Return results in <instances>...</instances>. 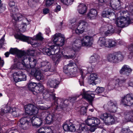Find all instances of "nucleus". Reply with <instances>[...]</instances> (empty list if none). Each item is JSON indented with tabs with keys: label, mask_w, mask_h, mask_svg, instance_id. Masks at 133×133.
Listing matches in <instances>:
<instances>
[{
	"label": "nucleus",
	"mask_w": 133,
	"mask_h": 133,
	"mask_svg": "<svg viewBox=\"0 0 133 133\" xmlns=\"http://www.w3.org/2000/svg\"><path fill=\"white\" fill-rule=\"evenodd\" d=\"M53 39L54 42L58 46L53 45L49 48L43 49V50L44 54L45 52L49 56L55 55L54 57L56 63H58L62 56L66 59H73L75 58V53L71 55H63L62 51L60 50V48L58 46H62L64 43L65 38L63 35L60 33L56 34L54 36Z\"/></svg>",
	"instance_id": "nucleus-1"
},
{
	"label": "nucleus",
	"mask_w": 133,
	"mask_h": 133,
	"mask_svg": "<svg viewBox=\"0 0 133 133\" xmlns=\"http://www.w3.org/2000/svg\"><path fill=\"white\" fill-rule=\"evenodd\" d=\"M72 26L73 28H74L77 26V29L75 30L76 32L78 34L83 33L85 30H87L88 26V24L86 22L83 20H80L78 23V24L77 26L74 24L73 22H71Z\"/></svg>",
	"instance_id": "nucleus-2"
},
{
	"label": "nucleus",
	"mask_w": 133,
	"mask_h": 133,
	"mask_svg": "<svg viewBox=\"0 0 133 133\" xmlns=\"http://www.w3.org/2000/svg\"><path fill=\"white\" fill-rule=\"evenodd\" d=\"M123 58V57L121 53L116 52L109 54L107 56L108 61L113 62L116 63L121 61Z\"/></svg>",
	"instance_id": "nucleus-3"
},
{
	"label": "nucleus",
	"mask_w": 133,
	"mask_h": 133,
	"mask_svg": "<svg viewBox=\"0 0 133 133\" xmlns=\"http://www.w3.org/2000/svg\"><path fill=\"white\" fill-rule=\"evenodd\" d=\"M103 107L110 112H115L117 108V103L115 101L110 100L106 103L104 105Z\"/></svg>",
	"instance_id": "nucleus-4"
},
{
	"label": "nucleus",
	"mask_w": 133,
	"mask_h": 133,
	"mask_svg": "<svg viewBox=\"0 0 133 133\" xmlns=\"http://www.w3.org/2000/svg\"><path fill=\"white\" fill-rule=\"evenodd\" d=\"M130 21V19L128 17L122 16L117 18L115 23L118 27L123 28L128 26L129 24Z\"/></svg>",
	"instance_id": "nucleus-5"
},
{
	"label": "nucleus",
	"mask_w": 133,
	"mask_h": 133,
	"mask_svg": "<svg viewBox=\"0 0 133 133\" xmlns=\"http://www.w3.org/2000/svg\"><path fill=\"white\" fill-rule=\"evenodd\" d=\"M39 65L40 67L37 68L43 71L52 72L55 70V69L53 67H51V65L48 62L43 61L40 63Z\"/></svg>",
	"instance_id": "nucleus-6"
},
{
	"label": "nucleus",
	"mask_w": 133,
	"mask_h": 133,
	"mask_svg": "<svg viewBox=\"0 0 133 133\" xmlns=\"http://www.w3.org/2000/svg\"><path fill=\"white\" fill-rule=\"evenodd\" d=\"M31 118L28 116L21 118L20 121V127L24 130L28 129L30 125Z\"/></svg>",
	"instance_id": "nucleus-7"
},
{
	"label": "nucleus",
	"mask_w": 133,
	"mask_h": 133,
	"mask_svg": "<svg viewBox=\"0 0 133 133\" xmlns=\"http://www.w3.org/2000/svg\"><path fill=\"white\" fill-rule=\"evenodd\" d=\"M25 112L29 115H35L38 113V109L34 105L29 104L25 106Z\"/></svg>",
	"instance_id": "nucleus-8"
},
{
	"label": "nucleus",
	"mask_w": 133,
	"mask_h": 133,
	"mask_svg": "<svg viewBox=\"0 0 133 133\" xmlns=\"http://www.w3.org/2000/svg\"><path fill=\"white\" fill-rule=\"evenodd\" d=\"M121 102L125 105L130 106L133 105V95L128 94L122 97Z\"/></svg>",
	"instance_id": "nucleus-9"
},
{
	"label": "nucleus",
	"mask_w": 133,
	"mask_h": 133,
	"mask_svg": "<svg viewBox=\"0 0 133 133\" xmlns=\"http://www.w3.org/2000/svg\"><path fill=\"white\" fill-rule=\"evenodd\" d=\"M99 2L105 3L107 4V3L110 2L109 5L113 9H116L121 5L120 0H98Z\"/></svg>",
	"instance_id": "nucleus-10"
},
{
	"label": "nucleus",
	"mask_w": 133,
	"mask_h": 133,
	"mask_svg": "<svg viewBox=\"0 0 133 133\" xmlns=\"http://www.w3.org/2000/svg\"><path fill=\"white\" fill-rule=\"evenodd\" d=\"M18 58L20 62L17 63L15 65L16 67L19 69H22L24 67H27L26 64L28 59L26 56L23 55L21 58Z\"/></svg>",
	"instance_id": "nucleus-11"
},
{
	"label": "nucleus",
	"mask_w": 133,
	"mask_h": 133,
	"mask_svg": "<svg viewBox=\"0 0 133 133\" xmlns=\"http://www.w3.org/2000/svg\"><path fill=\"white\" fill-rule=\"evenodd\" d=\"M41 70L37 68H32L31 69V74L34 75L36 79L38 81L43 80L44 77L40 71Z\"/></svg>",
	"instance_id": "nucleus-12"
},
{
	"label": "nucleus",
	"mask_w": 133,
	"mask_h": 133,
	"mask_svg": "<svg viewBox=\"0 0 133 133\" xmlns=\"http://www.w3.org/2000/svg\"><path fill=\"white\" fill-rule=\"evenodd\" d=\"M81 41L82 45L86 46H91L93 42L92 38L88 36L83 37Z\"/></svg>",
	"instance_id": "nucleus-13"
},
{
	"label": "nucleus",
	"mask_w": 133,
	"mask_h": 133,
	"mask_svg": "<svg viewBox=\"0 0 133 133\" xmlns=\"http://www.w3.org/2000/svg\"><path fill=\"white\" fill-rule=\"evenodd\" d=\"M14 75L18 76V77L14 78V81L16 82L24 81L26 80V75L24 74H23L21 71H19L14 73Z\"/></svg>",
	"instance_id": "nucleus-14"
},
{
	"label": "nucleus",
	"mask_w": 133,
	"mask_h": 133,
	"mask_svg": "<svg viewBox=\"0 0 133 133\" xmlns=\"http://www.w3.org/2000/svg\"><path fill=\"white\" fill-rule=\"evenodd\" d=\"M59 84L60 82L59 81L53 78L49 79L46 83L48 86L55 89L58 87Z\"/></svg>",
	"instance_id": "nucleus-15"
},
{
	"label": "nucleus",
	"mask_w": 133,
	"mask_h": 133,
	"mask_svg": "<svg viewBox=\"0 0 133 133\" xmlns=\"http://www.w3.org/2000/svg\"><path fill=\"white\" fill-rule=\"evenodd\" d=\"M31 117V122L33 126L36 127H39L42 124V120L40 118L35 117V116Z\"/></svg>",
	"instance_id": "nucleus-16"
},
{
	"label": "nucleus",
	"mask_w": 133,
	"mask_h": 133,
	"mask_svg": "<svg viewBox=\"0 0 133 133\" xmlns=\"http://www.w3.org/2000/svg\"><path fill=\"white\" fill-rule=\"evenodd\" d=\"M81 45H82L81 38V39H76L73 43L71 50H74L75 52L78 51L79 50Z\"/></svg>",
	"instance_id": "nucleus-17"
},
{
	"label": "nucleus",
	"mask_w": 133,
	"mask_h": 133,
	"mask_svg": "<svg viewBox=\"0 0 133 133\" xmlns=\"http://www.w3.org/2000/svg\"><path fill=\"white\" fill-rule=\"evenodd\" d=\"M100 57L97 54H95L91 56L90 58L89 62L92 66H96L99 61Z\"/></svg>",
	"instance_id": "nucleus-18"
},
{
	"label": "nucleus",
	"mask_w": 133,
	"mask_h": 133,
	"mask_svg": "<svg viewBox=\"0 0 133 133\" xmlns=\"http://www.w3.org/2000/svg\"><path fill=\"white\" fill-rule=\"evenodd\" d=\"M82 95L84 98L90 102H91L94 99V97L91 95H94L90 91H85L84 89L83 90Z\"/></svg>",
	"instance_id": "nucleus-19"
},
{
	"label": "nucleus",
	"mask_w": 133,
	"mask_h": 133,
	"mask_svg": "<svg viewBox=\"0 0 133 133\" xmlns=\"http://www.w3.org/2000/svg\"><path fill=\"white\" fill-rule=\"evenodd\" d=\"M10 52L12 54H16L18 58H21L23 55H24L25 54L24 51H20L16 48H11L10 50Z\"/></svg>",
	"instance_id": "nucleus-20"
},
{
	"label": "nucleus",
	"mask_w": 133,
	"mask_h": 133,
	"mask_svg": "<svg viewBox=\"0 0 133 133\" xmlns=\"http://www.w3.org/2000/svg\"><path fill=\"white\" fill-rule=\"evenodd\" d=\"M114 11L113 9L110 8L106 9L103 12L102 16L103 17L107 18H109L111 15L115 16V15Z\"/></svg>",
	"instance_id": "nucleus-21"
},
{
	"label": "nucleus",
	"mask_w": 133,
	"mask_h": 133,
	"mask_svg": "<svg viewBox=\"0 0 133 133\" xmlns=\"http://www.w3.org/2000/svg\"><path fill=\"white\" fill-rule=\"evenodd\" d=\"M126 79L124 78H120L116 80V83L115 84V88L116 89L123 86V84L125 83Z\"/></svg>",
	"instance_id": "nucleus-22"
},
{
	"label": "nucleus",
	"mask_w": 133,
	"mask_h": 133,
	"mask_svg": "<svg viewBox=\"0 0 133 133\" xmlns=\"http://www.w3.org/2000/svg\"><path fill=\"white\" fill-rule=\"evenodd\" d=\"M43 98L45 99H48L49 98L52 97L53 99L55 100L56 97L55 96V94L51 92H49L47 90L44 92L43 94Z\"/></svg>",
	"instance_id": "nucleus-23"
},
{
	"label": "nucleus",
	"mask_w": 133,
	"mask_h": 133,
	"mask_svg": "<svg viewBox=\"0 0 133 133\" xmlns=\"http://www.w3.org/2000/svg\"><path fill=\"white\" fill-rule=\"evenodd\" d=\"M125 119L128 121L133 120V111H127L124 113Z\"/></svg>",
	"instance_id": "nucleus-24"
},
{
	"label": "nucleus",
	"mask_w": 133,
	"mask_h": 133,
	"mask_svg": "<svg viewBox=\"0 0 133 133\" xmlns=\"http://www.w3.org/2000/svg\"><path fill=\"white\" fill-rule=\"evenodd\" d=\"M98 44L101 47H107V39L103 37H101L99 38L97 42Z\"/></svg>",
	"instance_id": "nucleus-25"
},
{
	"label": "nucleus",
	"mask_w": 133,
	"mask_h": 133,
	"mask_svg": "<svg viewBox=\"0 0 133 133\" xmlns=\"http://www.w3.org/2000/svg\"><path fill=\"white\" fill-rule=\"evenodd\" d=\"M97 14V11L95 9H91L89 12L87 14V16L88 18L90 19H94Z\"/></svg>",
	"instance_id": "nucleus-26"
},
{
	"label": "nucleus",
	"mask_w": 133,
	"mask_h": 133,
	"mask_svg": "<svg viewBox=\"0 0 133 133\" xmlns=\"http://www.w3.org/2000/svg\"><path fill=\"white\" fill-rule=\"evenodd\" d=\"M55 116L54 114H49L46 116L45 121L47 124H50L52 123L54 120Z\"/></svg>",
	"instance_id": "nucleus-27"
},
{
	"label": "nucleus",
	"mask_w": 133,
	"mask_h": 133,
	"mask_svg": "<svg viewBox=\"0 0 133 133\" xmlns=\"http://www.w3.org/2000/svg\"><path fill=\"white\" fill-rule=\"evenodd\" d=\"M87 7L83 4H80L78 6V11L81 14H83L86 13L87 11Z\"/></svg>",
	"instance_id": "nucleus-28"
},
{
	"label": "nucleus",
	"mask_w": 133,
	"mask_h": 133,
	"mask_svg": "<svg viewBox=\"0 0 133 133\" xmlns=\"http://www.w3.org/2000/svg\"><path fill=\"white\" fill-rule=\"evenodd\" d=\"M28 61H29L30 67L33 68L35 66L36 64V60L33 57H27Z\"/></svg>",
	"instance_id": "nucleus-29"
},
{
	"label": "nucleus",
	"mask_w": 133,
	"mask_h": 133,
	"mask_svg": "<svg viewBox=\"0 0 133 133\" xmlns=\"http://www.w3.org/2000/svg\"><path fill=\"white\" fill-rule=\"evenodd\" d=\"M107 47L110 48L116 45L117 43L116 41L112 39H107Z\"/></svg>",
	"instance_id": "nucleus-30"
},
{
	"label": "nucleus",
	"mask_w": 133,
	"mask_h": 133,
	"mask_svg": "<svg viewBox=\"0 0 133 133\" xmlns=\"http://www.w3.org/2000/svg\"><path fill=\"white\" fill-rule=\"evenodd\" d=\"M74 64H75L72 61H70L69 63L64 67L63 68L64 72L65 73H68L67 72L69 71V70L71 69L70 68L73 67Z\"/></svg>",
	"instance_id": "nucleus-31"
},
{
	"label": "nucleus",
	"mask_w": 133,
	"mask_h": 133,
	"mask_svg": "<svg viewBox=\"0 0 133 133\" xmlns=\"http://www.w3.org/2000/svg\"><path fill=\"white\" fill-rule=\"evenodd\" d=\"M87 130V127L84 125H80L77 129V131L79 133H88Z\"/></svg>",
	"instance_id": "nucleus-32"
},
{
	"label": "nucleus",
	"mask_w": 133,
	"mask_h": 133,
	"mask_svg": "<svg viewBox=\"0 0 133 133\" xmlns=\"http://www.w3.org/2000/svg\"><path fill=\"white\" fill-rule=\"evenodd\" d=\"M104 123L108 125H110L114 123L115 120L113 117L110 114L109 115Z\"/></svg>",
	"instance_id": "nucleus-33"
},
{
	"label": "nucleus",
	"mask_w": 133,
	"mask_h": 133,
	"mask_svg": "<svg viewBox=\"0 0 133 133\" xmlns=\"http://www.w3.org/2000/svg\"><path fill=\"white\" fill-rule=\"evenodd\" d=\"M11 16L12 20L16 22L21 20V19L23 17L22 15L19 13L13 14L11 15Z\"/></svg>",
	"instance_id": "nucleus-34"
},
{
	"label": "nucleus",
	"mask_w": 133,
	"mask_h": 133,
	"mask_svg": "<svg viewBox=\"0 0 133 133\" xmlns=\"http://www.w3.org/2000/svg\"><path fill=\"white\" fill-rule=\"evenodd\" d=\"M11 110H12V109L9 106L6 105L4 108H2L1 110V115H2L5 113L10 112Z\"/></svg>",
	"instance_id": "nucleus-35"
},
{
	"label": "nucleus",
	"mask_w": 133,
	"mask_h": 133,
	"mask_svg": "<svg viewBox=\"0 0 133 133\" xmlns=\"http://www.w3.org/2000/svg\"><path fill=\"white\" fill-rule=\"evenodd\" d=\"M36 85V84L35 83L31 82L28 84V88L30 91L34 92L35 91V88Z\"/></svg>",
	"instance_id": "nucleus-36"
},
{
	"label": "nucleus",
	"mask_w": 133,
	"mask_h": 133,
	"mask_svg": "<svg viewBox=\"0 0 133 133\" xmlns=\"http://www.w3.org/2000/svg\"><path fill=\"white\" fill-rule=\"evenodd\" d=\"M99 123L100 121L99 119L96 118L92 117V122L91 126H96Z\"/></svg>",
	"instance_id": "nucleus-37"
},
{
	"label": "nucleus",
	"mask_w": 133,
	"mask_h": 133,
	"mask_svg": "<svg viewBox=\"0 0 133 133\" xmlns=\"http://www.w3.org/2000/svg\"><path fill=\"white\" fill-rule=\"evenodd\" d=\"M85 70H82V69L80 70V71L81 73V79H79V82L81 86L83 85V81L84 77L83 76V75L84 74H85V73L87 74V72H85Z\"/></svg>",
	"instance_id": "nucleus-38"
},
{
	"label": "nucleus",
	"mask_w": 133,
	"mask_h": 133,
	"mask_svg": "<svg viewBox=\"0 0 133 133\" xmlns=\"http://www.w3.org/2000/svg\"><path fill=\"white\" fill-rule=\"evenodd\" d=\"M110 114L107 113H105L102 114L100 116V117L104 121V122L109 117L108 116H109Z\"/></svg>",
	"instance_id": "nucleus-39"
},
{
	"label": "nucleus",
	"mask_w": 133,
	"mask_h": 133,
	"mask_svg": "<svg viewBox=\"0 0 133 133\" xmlns=\"http://www.w3.org/2000/svg\"><path fill=\"white\" fill-rule=\"evenodd\" d=\"M35 52V51L34 50H27L26 53L24 52L25 53L24 55H26L27 57H29V56L27 55H28L29 56H33Z\"/></svg>",
	"instance_id": "nucleus-40"
},
{
	"label": "nucleus",
	"mask_w": 133,
	"mask_h": 133,
	"mask_svg": "<svg viewBox=\"0 0 133 133\" xmlns=\"http://www.w3.org/2000/svg\"><path fill=\"white\" fill-rule=\"evenodd\" d=\"M44 88L43 86H41L39 87V86H36L35 88V91L34 92H35V93L34 92V94H35L36 92L39 93L40 92H42Z\"/></svg>",
	"instance_id": "nucleus-41"
},
{
	"label": "nucleus",
	"mask_w": 133,
	"mask_h": 133,
	"mask_svg": "<svg viewBox=\"0 0 133 133\" xmlns=\"http://www.w3.org/2000/svg\"><path fill=\"white\" fill-rule=\"evenodd\" d=\"M104 90V88L100 87H98L95 90V91L96 93L98 94L101 93L103 92Z\"/></svg>",
	"instance_id": "nucleus-42"
},
{
	"label": "nucleus",
	"mask_w": 133,
	"mask_h": 133,
	"mask_svg": "<svg viewBox=\"0 0 133 133\" xmlns=\"http://www.w3.org/2000/svg\"><path fill=\"white\" fill-rule=\"evenodd\" d=\"M61 1L63 3L68 5L71 4L74 0H61Z\"/></svg>",
	"instance_id": "nucleus-43"
},
{
	"label": "nucleus",
	"mask_w": 133,
	"mask_h": 133,
	"mask_svg": "<svg viewBox=\"0 0 133 133\" xmlns=\"http://www.w3.org/2000/svg\"><path fill=\"white\" fill-rule=\"evenodd\" d=\"M68 131L74 132L76 130V128L74 124L71 123H69V126Z\"/></svg>",
	"instance_id": "nucleus-44"
},
{
	"label": "nucleus",
	"mask_w": 133,
	"mask_h": 133,
	"mask_svg": "<svg viewBox=\"0 0 133 133\" xmlns=\"http://www.w3.org/2000/svg\"><path fill=\"white\" fill-rule=\"evenodd\" d=\"M92 117H88L85 121L86 123L88 125L91 126L92 122Z\"/></svg>",
	"instance_id": "nucleus-45"
},
{
	"label": "nucleus",
	"mask_w": 133,
	"mask_h": 133,
	"mask_svg": "<svg viewBox=\"0 0 133 133\" xmlns=\"http://www.w3.org/2000/svg\"><path fill=\"white\" fill-rule=\"evenodd\" d=\"M30 21V20H28L26 18L24 17L23 19L22 24L23 25H27L29 24V22Z\"/></svg>",
	"instance_id": "nucleus-46"
},
{
	"label": "nucleus",
	"mask_w": 133,
	"mask_h": 133,
	"mask_svg": "<svg viewBox=\"0 0 133 133\" xmlns=\"http://www.w3.org/2000/svg\"><path fill=\"white\" fill-rule=\"evenodd\" d=\"M87 111V108L86 107H83L81 108L80 110V114L82 115H84L86 114Z\"/></svg>",
	"instance_id": "nucleus-47"
},
{
	"label": "nucleus",
	"mask_w": 133,
	"mask_h": 133,
	"mask_svg": "<svg viewBox=\"0 0 133 133\" xmlns=\"http://www.w3.org/2000/svg\"><path fill=\"white\" fill-rule=\"evenodd\" d=\"M69 123L67 124L65 123L63 126V129L65 131H67L69 130Z\"/></svg>",
	"instance_id": "nucleus-48"
},
{
	"label": "nucleus",
	"mask_w": 133,
	"mask_h": 133,
	"mask_svg": "<svg viewBox=\"0 0 133 133\" xmlns=\"http://www.w3.org/2000/svg\"><path fill=\"white\" fill-rule=\"evenodd\" d=\"M54 0H46V5L47 7L51 5L54 2Z\"/></svg>",
	"instance_id": "nucleus-49"
},
{
	"label": "nucleus",
	"mask_w": 133,
	"mask_h": 133,
	"mask_svg": "<svg viewBox=\"0 0 133 133\" xmlns=\"http://www.w3.org/2000/svg\"><path fill=\"white\" fill-rule=\"evenodd\" d=\"M21 40L23 41L26 42L28 43H29V39L28 37L25 36L21 35Z\"/></svg>",
	"instance_id": "nucleus-50"
},
{
	"label": "nucleus",
	"mask_w": 133,
	"mask_h": 133,
	"mask_svg": "<svg viewBox=\"0 0 133 133\" xmlns=\"http://www.w3.org/2000/svg\"><path fill=\"white\" fill-rule=\"evenodd\" d=\"M27 25H23L22 28H20L19 26H18V28L19 31L22 32H25L26 30Z\"/></svg>",
	"instance_id": "nucleus-51"
},
{
	"label": "nucleus",
	"mask_w": 133,
	"mask_h": 133,
	"mask_svg": "<svg viewBox=\"0 0 133 133\" xmlns=\"http://www.w3.org/2000/svg\"><path fill=\"white\" fill-rule=\"evenodd\" d=\"M43 38L42 36L41 33L39 32L37 35L36 37V39L37 40H42Z\"/></svg>",
	"instance_id": "nucleus-52"
},
{
	"label": "nucleus",
	"mask_w": 133,
	"mask_h": 133,
	"mask_svg": "<svg viewBox=\"0 0 133 133\" xmlns=\"http://www.w3.org/2000/svg\"><path fill=\"white\" fill-rule=\"evenodd\" d=\"M127 68V65H124L122 68L121 70L120 71V73L122 74H124L125 71V70Z\"/></svg>",
	"instance_id": "nucleus-53"
},
{
	"label": "nucleus",
	"mask_w": 133,
	"mask_h": 133,
	"mask_svg": "<svg viewBox=\"0 0 133 133\" xmlns=\"http://www.w3.org/2000/svg\"><path fill=\"white\" fill-rule=\"evenodd\" d=\"M102 35L104 36H108L110 34H111L112 33L110 31H108V30L107 31H103L102 32Z\"/></svg>",
	"instance_id": "nucleus-54"
},
{
	"label": "nucleus",
	"mask_w": 133,
	"mask_h": 133,
	"mask_svg": "<svg viewBox=\"0 0 133 133\" xmlns=\"http://www.w3.org/2000/svg\"><path fill=\"white\" fill-rule=\"evenodd\" d=\"M10 11L12 12H15L18 11V9L16 5L13 7L9 8Z\"/></svg>",
	"instance_id": "nucleus-55"
},
{
	"label": "nucleus",
	"mask_w": 133,
	"mask_h": 133,
	"mask_svg": "<svg viewBox=\"0 0 133 133\" xmlns=\"http://www.w3.org/2000/svg\"><path fill=\"white\" fill-rule=\"evenodd\" d=\"M121 131L123 133H129L131 132L129 129L127 128H122Z\"/></svg>",
	"instance_id": "nucleus-56"
},
{
	"label": "nucleus",
	"mask_w": 133,
	"mask_h": 133,
	"mask_svg": "<svg viewBox=\"0 0 133 133\" xmlns=\"http://www.w3.org/2000/svg\"><path fill=\"white\" fill-rule=\"evenodd\" d=\"M12 110H11L10 112L12 113V114L15 117H16L18 115V114L16 113L17 112V111L16 110L15 108L12 109Z\"/></svg>",
	"instance_id": "nucleus-57"
},
{
	"label": "nucleus",
	"mask_w": 133,
	"mask_h": 133,
	"mask_svg": "<svg viewBox=\"0 0 133 133\" xmlns=\"http://www.w3.org/2000/svg\"><path fill=\"white\" fill-rule=\"evenodd\" d=\"M46 129H45L43 128H42L39 129L38 131V133H45V132L47 131Z\"/></svg>",
	"instance_id": "nucleus-58"
},
{
	"label": "nucleus",
	"mask_w": 133,
	"mask_h": 133,
	"mask_svg": "<svg viewBox=\"0 0 133 133\" xmlns=\"http://www.w3.org/2000/svg\"><path fill=\"white\" fill-rule=\"evenodd\" d=\"M29 43H30L32 45H35L37 44L36 40L35 39H31L29 40Z\"/></svg>",
	"instance_id": "nucleus-59"
},
{
	"label": "nucleus",
	"mask_w": 133,
	"mask_h": 133,
	"mask_svg": "<svg viewBox=\"0 0 133 133\" xmlns=\"http://www.w3.org/2000/svg\"><path fill=\"white\" fill-rule=\"evenodd\" d=\"M95 80L93 79L90 78L88 80V83L90 84H92V85H95V83L94 82Z\"/></svg>",
	"instance_id": "nucleus-60"
},
{
	"label": "nucleus",
	"mask_w": 133,
	"mask_h": 133,
	"mask_svg": "<svg viewBox=\"0 0 133 133\" xmlns=\"http://www.w3.org/2000/svg\"><path fill=\"white\" fill-rule=\"evenodd\" d=\"M90 78L95 80L97 78V76L96 74L94 73H93L91 74L90 76Z\"/></svg>",
	"instance_id": "nucleus-61"
},
{
	"label": "nucleus",
	"mask_w": 133,
	"mask_h": 133,
	"mask_svg": "<svg viewBox=\"0 0 133 133\" xmlns=\"http://www.w3.org/2000/svg\"><path fill=\"white\" fill-rule=\"evenodd\" d=\"M108 30L110 31L112 33H113L114 32V29L113 28L112 26L110 25L108 26Z\"/></svg>",
	"instance_id": "nucleus-62"
},
{
	"label": "nucleus",
	"mask_w": 133,
	"mask_h": 133,
	"mask_svg": "<svg viewBox=\"0 0 133 133\" xmlns=\"http://www.w3.org/2000/svg\"><path fill=\"white\" fill-rule=\"evenodd\" d=\"M129 49L130 51V54L131 55H133V43L129 46Z\"/></svg>",
	"instance_id": "nucleus-63"
},
{
	"label": "nucleus",
	"mask_w": 133,
	"mask_h": 133,
	"mask_svg": "<svg viewBox=\"0 0 133 133\" xmlns=\"http://www.w3.org/2000/svg\"><path fill=\"white\" fill-rule=\"evenodd\" d=\"M124 74L128 75L129 74L131 71V69L127 67V68L125 70Z\"/></svg>",
	"instance_id": "nucleus-64"
}]
</instances>
